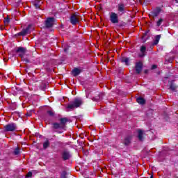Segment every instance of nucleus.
I'll return each mask as SVG.
<instances>
[{"label":"nucleus","instance_id":"39448f33","mask_svg":"<svg viewBox=\"0 0 178 178\" xmlns=\"http://www.w3.org/2000/svg\"><path fill=\"white\" fill-rule=\"evenodd\" d=\"M4 129L6 130V131H15V130H16L17 127L15 124L11 123V124H8L7 125H6L4 127Z\"/></svg>","mask_w":178,"mask_h":178},{"label":"nucleus","instance_id":"4468645a","mask_svg":"<svg viewBox=\"0 0 178 178\" xmlns=\"http://www.w3.org/2000/svg\"><path fill=\"white\" fill-rule=\"evenodd\" d=\"M161 13V8H156L154 12L152 13L153 17H156Z\"/></svg>","mask_w":178,"mask_h":178},{"label":"nucleus","instance_id":"2f4dec72","mask_svg":"<svg viewBox=\"0 0 178 178\" xmlns=\"http://www.w3.org/2000/svg\"><path fill=\"white\" fill-rule=\"evenodd\" d=\"M86 98H88V95H86Z\"/></svg>","mask_w":178,"mask_h":178},{"label":"nucleus","instance_id":"dca6fc26","mask_svg":"<svg viewBox=\"0 0 178 178\" xmlns=\"http://www.w3.org/2000/svg\"><path fill=\"white\" fill-rule=\"evenodd\" d=\"M53 128L54 129H63V127L59 123H53Z\"/></svg>","mask_w":178,"mask_h":178},{"label":"nucleus","instance_id":"7c9ffc66","mask_svg":"<svg viewBox=\"0 0 178 178\" xmlns=\"http://www.w3.org/2000/svg\"><path fill=\"white\" fill-rule=\"evenodd\" d=\"M65 52H66V51H67V49H64Z\"/></svg>","mask_w":178,"mask_h":178},{"label":"nucleus","instance_id":"f257e3e1","mask_svg":"<svg viewBox=\"0 0 178 178\" xmlns=\"http://www.w3.org/2000/svg\"><path fill=\"white\" fill-rule=\"evenodd\" d=\"M82 104L83 100L81 98H76L67 105V109H69L68 111H73V109L79 108Z\"/></svg>","mask_w":178,"mask_h":178},{"label":"nucleus","instance_id":"4be33fe9","mask_svg":"<svg viewBox=\"0 0 178 178\" xmlns=\"http://www.w3.org/2000/svg\"><path fill=\"white\" fill-rule=\"evenodd\" d=\"M162 22H163V19H159V21L156 22V26L159 27V26H161V24H162Z\"/></svg>","mask_w":178,"mask_h":178},{"label":"nucleus","instance_id":"2eb2a0df","mask_svg":"<svg viewBox=\"0 0 178 178\" xmlns=\"http://www.w3.org/2000/svg\"><path fill=\"white\" fill-rule=\"evenodd\" d=\"M131 140V138L130 136H127L124 138L123 143L125 145H129L130 144V141Z\"/></svg>","mask_w":178,"mask_h":178},{"label":"nucleus","instance_id":"7ed1b4c3","mask_svg":"<svg viewBox=\"0 0 178 178\" xmlns=\"http://www.w3.org/2000/svg\"><path fill=\"white\" fill-rule=\"evenodd\" d=\"M33 28V26L29 25L26 29H22V31L17 33L18 35H27V34H30L31 31V29Z\"/></svg>","mask_w":178,"mask_h":178},{"label":"nucleus","instance_id":"6ab92c4d","mask_svg":"<svg viewBox=\"0 0 178 178\" xmlns=\"http://www.w3.org/2000/svg\"><path fill=\"white\" fill-rule=\"evenodd\" d=\"M67 122V120L66 118H61L60 119V125L63 127V129H65V124Z\"/></svg>","mask_w":178,"mask_h":178},{"label":"nucleus","instance_id":"9b49d317","mask_svg":"<svg viewBox=\"0 0 178 178\" xmlns=\"http://www.w3.org/2000/svg\"><path fill=\"white\" fill-rule=\"evenodd\" d=\"M80 73H81V70H80V69H79V68H75L72 70V74L74 76H79V74H80Z\"/></svg>","mask_w":178,"mask_h":178},{"label":"nucleus","instance_id":"c85d7f7f","mask_svg":"<svg viewBox=\"0 0 178 178\" xmlns=\"http://www.w3.org/2000/svg\"><path fill=\"white\" fill-rule=\"evenodd\" d=\"M157 66L154 65L152 66V69L154 70V69H156Z\"/></svg>","mask_w":178,"mask_h":178},{"label":"nucleus","instance_id":"6e6552de","mask_svg":"<svg viewBox=\"0 0 178 178\" xmlns=\"http://www.w3.org/2000/svg\"><path fill=\"white\" fill-rule=\"evenodd\" d=\"M17 52H19L20 58H23V56L24 55V53L26 52V49L23 47H18L17 49Z\"/></svg>","mask_w":178,"mask_h":178},{"label":"nucleus","instance_id":"a211bd4d","mask_svg":"<svg viewBox=\"0 0 178 178\" xmlns=\"http://www.w3.org/2000/svg\"><path fill=\"white\" fill-rule=\"evenodd\" d=\"M118 10H119V12H124V4H123V3L118 4Z\"/></svg>","mask_w":178,"mask_h":178},{"label":"nucleus","instance_id":"20e7f679","mask_svg":"<svg viewBox=\"0 0 178 178\" xmlns=\"http://www.w3.org/2000/svg\"><path fill=\"white\" fill-rule=\"evenodd\" d=\"M55 22V18L54 17H49L45 21V26L47 29H49L54 26V23Z\"/></svg>","mask_w":178,"mask_h":178},{"label":"nucleus","instance_id":"f8f14e48","mask_svg":"<svg viewBox=\"0 0 178 178\" xmlns=\"http://www.w3.org/2000/svg\"><path fill=\"white\" fill-rule=\"evenodd\" d=\"M144 134V131L142 130H138V138L140 141H143V136Z\"/></svg>","mask_w":178,"mask_h":178},{"label":"nucleus","instance_id":"cd10ccee","mask_svg":"<svg viewBox=\"0 0 178 178\" xmlns=\"http://www.w3.org/2000/svg\"><path fill=\"white\" fill-rule=\"evenodd\" d=\"M35 6L36 9H39V8H40V4H38V3H35Z\"/></svg>","mask_w":178,"mask_h":178},{"label":"nucleus","instance_id":"f3484780","mask_svg":"<svg viewBox=\"0 0 178 178\" xmlns=\"http://www.w3.org/2000/svg\"><path fill=\"white\" fill-rule=\"evenodd\" d=\"M160 40H161V35H156L155 40H154V42L153 43V45H157Z\"/></svg>","mask_w":178,"mask_h":178},{"label":"nucleus","instance_id":"f03ea898","mask_svg":"<svg viewBox=\"0 0 178 178\" xmlns=\"http://www.w3.org/2000/svg\"><path fill=\"white\" fill-rule=\"evenodd\" d=\"M110 20H111V23H113L114 24L119 23V17L118 16V14H116L113 12L111 13Z\"/></svg>","mask_w":178,"mask_h":178},{"label":"nucleus","instance_id":"ddd939ff","mask_svg":"<svg viewBox=\"0 0 178 178\" xmlns=\"http://www.w3.org/2000/svg\"><path fill=\"white\" fill-rule=\"evenodd\" d=\"M136 101L138 104H140V105H144L145 104V99H144L143 97L137 98Z\"/></svg>","mask_w":178,"mask_h":178},{"label":"nucleus","instance_id":"5701e85b","mask_svg":"<svg viewBox=\"0 0 178 178\" xmlns=\"http://www.w3.org/2000/svg\"><path fill=\"white\" fill-rule=\"evenodd\" d=\"M19 152H20V150L19 149L18 147H17V148L15 149V151H14V154H15V155H19Z\"/></svg>","mask_w":178,"mask_h":178},{"label":"nucleus","instance_id":"423d86ee","mask_svg":"<svg viewBox=\"0 0 178 178\" xmlns=\"http://www.w3.org/2000/svg\"><path fill=\"white\" fill-rule=\"evenodd\" d=\"M70 23L73 25L77 24L79 23V16L77 15L74 14L70 17Z\"/></svg>","mask_w":178,"mask_h":178},{"label":"nucleus","instance_id":"bb28decb","mask_svg":"<svg viewBox=\"0 0 178 178\" xmlns=\"http://www.w3.org/2000/svg\"><path fill=\"white\" fill-rule=\"evenodd\" d=\"M31 176H33V172H28L26 175V177H31Z\"/></svg>","mask_w":178,"mask_h":178},{"label":"nucleus","instance_id":"393cba45","mask_svg":"<svg viewBox=\"0 0 178 178\" xmlns=\"http://www.w3.org/2000/svg\"><path fill=\"white\" fill-rule=\"evenodd\" d=\"M47 113L49 116H54V112L52 111H48Z\"/></svg>","mask_w":178,"mask_h":178},{"label":"nucleus","instance_id":"a878e982","mask_svg":"<svg viewBox=\"0 0 178 178\" xmlns=\"http://www.w3.org/2000/svg\"><path fill=\"white\" fill-rule=\"evenodd\" d=\"M170 88L171 90H172L173 91H175V90H176V86H175L173 84H172L170 86Z\"/></svg>","mask_w":178,"mask_h":178},{"label":"nucleus","instance_id":"412c9836","mask_svg":"<svg viewBox=\"0 0 178 178\" xmlns=\"http://www.w3.org/2000/svg\"><path fill=\"white\" fill-rule=\"evenodd\" d=\"M122 62H124L125 65H129V58H123L122 59Z\"/></svg>","mask_w":178,"mask_h":178},{"label":"nucleus","instance_id":"9d476101","mask_svg":"<svg viewBox=\"0 0 178 178\" xmlns=\"http://www.w3.org/2000/svg\"><path fill=\"white\" fill-rule=\"evenodd\" d=\"M145 51H147V47H145V46H142L140 47L141 54H139L140 58H143V56H145Z\"/></svg>","mask_w":178,"mask_h":178},{"label":"nucleus","instance_id":"b1692460","mask_svg":"<svg viewBox=\"0 0 178 178\" xmlns=\"http://www.w3.org/2000/svg\"><path fill=\"white\" fill-rule=\"evenodd\" d=\"M9 22H10V19L8 17L4 19L5 24H9Z\"/></svg>","mask_w":178,"mask_h":178},{"label":"nucleus","instance_id":"c756f323","mask_svg":"<svg viewBox=\"0 0 178 178\" xmlns=\"http://www.w3.org/2000/svg\"><path fill=\"white\" fill-rule=\"evenodd\" d=\"M27 116H31V113H27Z\"/></svg>","mask_w":178,"mask_h":178},{"label":"nucleus","instance_id":"aec40b11","mask_svg":"<svg viewBox=\"0 0 178 178\" xmlns=\"http://www.w3.org/2000/svg\"><path fill=\"white\" fill-rule=\"evenodd\" d=\"M49 147V141L47 140L43 143V148L47 149Z\"/></svg>","mask_w":178,"mask_h":178},{"label":"nucleus","instance_id":"0eeeda50","mask_svg":"<svg viewBox=\"0 0 178 178\" xmlns=\"http://www.w3.org/2000/svg\"><path fill=\"white\" fill-rule=\"evenodd\" d=\"M136 71L138 74H140L141 73V71L143 70V63L138 62L136 64Z\"/></svg>","mask_w":178,"mask_h":178},{"label":"nucleus","instance_id":"1a4fd4ad","mask_svg":"<svg viewBox=\"0 0 178 178\" xmlns=\"http://www.w3.org/2000/svg\"><path fill=\"white\" fill-rule=\"evenodd\" d=\"M70 158V153H69V152L67 151H64L63 152V159H64V161H66Z\"/></svg>","mask_w":178,"mask_h":178}]
</instances>
